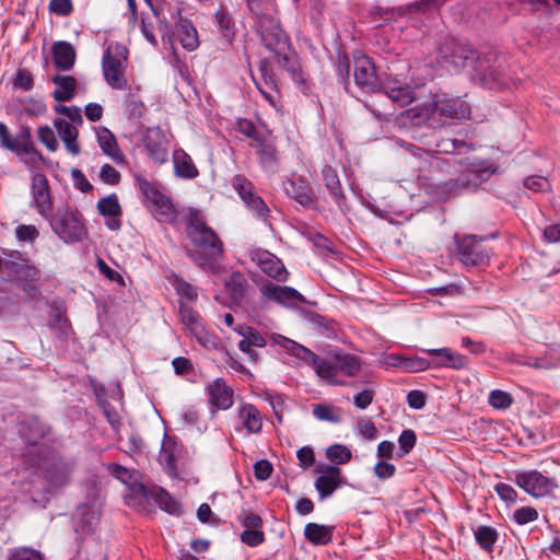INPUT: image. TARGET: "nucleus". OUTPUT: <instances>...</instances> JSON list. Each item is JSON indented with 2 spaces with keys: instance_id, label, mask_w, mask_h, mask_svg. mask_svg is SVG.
I'll return each instance as SVG.
<instances>
[{
  "instance_id": "nucleus-1",
  "label": "nucleus",
  "mask_w": 560,
  "mask_h": 560,
  "mask_svg": "<svg viewBox=\"0 0 560 560\" xmlns=\"http://www.w3.org/2000/svg\"><path fill=\"white\" fill-rule=\"evenodd\" d=\"M271 338L273 343L282 347L288 353L312 364L316 374L331 385H346L347 382L340 378V375L354 377L362 370V361L354 354L334 351L326 359H322L310 349L287 337L273 335Z\"/></svg>"
},
{
  "instance_id": "nucleus-2",
  "label": "nucleus",
  "mask_w": 560,
  "mask_h": 560,
  "mask_svg": "<svg viewBox=\"0 0 560 560\" xmlns=\"http://www.w3.org/2000/svg\"><path fill=\"white\" fill-rule=\"evenodd\" d=\"M440 55L445 63L455 69L471 67L472 80L483 86L495 89L504 83L498 55L493 51L477 55L468 44L455 38H447L440 47Z\"/></svg>"
},
{
  "instance_id": "nucleus-3",
  "label": "nucleus",
  "mask_w": 560,
  "mask_h": 560,
  "mask_svg": "<svg viewBox=\"0 0 560 560\" xmlns=\"http://www.w3.org/2000/svg\"><path fill=\"white\" fill-rule=\"evenodd\" d=\"M186 232L195 246L189 253L192 260L202 269L213 272L218 259L222 256V243L196 209L188 211Z\"/></svg>"
},
{
  "instance_id": "nucleus-4",
  "label": "nucleus",
  "mask_w": 560,
  "mask_h": 560,
  "mask_svg": "<svg viewBox=\"0 0 560 560\" xmlns=\"http://www.w3.org/2000/svg\"><path fill=\"white\" fill-rule=\"evenodd\" d=\"M255 24L266 48L276 55L279 63L285 65L289 60L287 51L290 49V42L279 24L277 13L256 20Z\"/></svg>"
},
{
  "instance_id": "nucleus-5",
  "label": "nucleus",
  "mask_w": 560,
  "mask_h": 560,
  "mask_svg": "<svg viewBox=\"0 0 560 560\" xmlns=\"http://www.w3.org/2000/svg\"><path fill=\"white\" fill-rule=\"evenodd\" d=\"M51 230L65 243L80 242L86 235L82 215L68 207L58 209L52 215L49 214Z\"/></svg>"
},
{
  "instance_id": "nucleus-6",
  "label": "nucleus",
  "mask_w": 560,
  "mask_h": 560,
  "mask_svg": "<svg viewBox=\"0 0 560 560\" xmlns=\"http://www.w3.org/2000/svg\"><path fill=\"white\" fill-rule=\"evenodd\" d=\"M396 122L404 128L420 126L438 128L442 126V119L436 115L433 100L419 103L400 113L396 118Z\"/></svg>"
},
{
  "instance_id": "nucleus-7",
  "label": "nucleus",
  "mask_w": 560,
  "mask_h": 560,
  "mask_svg": "<svg viewBox=\"0 0 560 560\" xmlns=\"http://www.w3.org/2000/svg\"><path fill=\"white\" fill-rule=\"evenodd\" d=\"M127 56L122 52L114 54L108 47L102 58L104 78L109 86L116 90H124L127 86L126 79Z\"/></svg>"
},
{
  "instance_id": "nucleus-8",
  "label": "nucleus",
  "mask_w": 560,
  "mask_h": 560,
  "mask_svg": "<svg viewBox=\"0 0 560 560\" xmlns=\"http://www.w3.org/2000/svg\"><path fill=\"white\" fill-rule=\"evenodd\" d=\"M141 190L152 203V213L160 222H171L176 217V209L171 199L162 194L151 183L144 180L140 184Z\"/></svg>"
},
{
  "instance_id": "nucleus-9",
  "label": "nucleus",
  "mask_w": 560,
  "mask_h": 560,
  "mask_svg": "<svg viewBox=\"0 0 560 560\" xmlns=\"http://www.w3.org/2000/svg\"><path fill=\"white\" fill-rule=\"evenodd\" d=\"M316 472L318 477L315 479L314 486L320 501L331 497L337 489L345 485L341 469L335 465L318 466Z\"/></svg>"
},
{
  "instance_id": "nucleus-10",
  "label": "nucleus",
  "mask_w": 560,
  "mask_h": 560,
  "mask_svg": "<svg viewBox=\"0 0 560 560\" xmlns=\"http://www.w3.org/2000/svg\"><path fill=\"white\" fill-rule=\"evenodd\" d=\"M353 77L355 84L366 92H376L381 86L375 66L365 55L354 56Z\"/></svg>"
},
{
  "instance_id": "nucleus-11",
  "label": "nucleus",
  "mask_w": 560,
  "mask_h": 560,
  "mask_svg": "<svg viewBox=\"0 0 560 560\" xmlns=\"http://www.w3.org/2000/svg\"><path fill=\"white\" fill-rule=\"evenodd\" d=\"M31 206L40 217L45 219L49 218V214L52 210V199L48 179L43 173H35L32 177Z\"/></svg>"
},
{
  "instance_id": "nucleus-12",
  "label": "nucleus",
  "mask_w": 560,
  "mask_h": 560,
  "mask_svg": "<svg viewBox=\"0 0 560 560\" xmlns=\"http://www.w3.org/2000/svg\"><path fill=\"white\" fill-rule=\"evenodd\" d=\"M142 142L148 154L154 162L159 164L167 162L170 142L165 132L160 127L148 128Z\"/></svg>"
},
{
  "instance_id": "nucleus-13",
  "label": "nucleus",
  "mask_w": 560,
  "mask_h": 560,
  "mask_svg": "<svg viewBox=\"0 0 560 560\" xmlns=\"http://www.w3.org/2000/svg\"><path fill=\"white\" fill-rule=\"evenodd\" d=\"M516 483L527 493L536 498L548 495L557 487L555 480L549 479L537 470L523 472L516 476Z\"/></svg>"
},
{
  "instance_id": "nucleus-14",
  "label": "nucleus",
  "mask_w": 560,
  "mask_h": 560,
  "mask_svg": "<svg viewBox=\"0 0 560 560\" xmlns=\"http://www.w3.org/2000/svg\"><path fill=\"white\" fill-rule=\"evenodd\" d=\"M250 258L259 269L277 281H285L288 271L282 261L272 253L256 248L250 252Z\"/></svg>"
},
{
  "instance_id": "nucleus-15",
  "label": "nucleus",
  "mask_w": 560,
  "mask_h": 560,
  "mask_svg": "<svg viewBox=\"0 0 560 560\" xmlns=\"http://www.w3.org/2000/svg\"><path fill=\"white\" fill-rule=\"evenodd\" d=\"M433 101L436 115L442 119V126L448 118L465 119L470 116V105L459 96L439 97Z\"/></svg>"
},
{
  "instance_id": "nucleus-16",
  "label": "nucleus",
  "mask_w": 560,
  "mask_h": 560,
  "mask_svg": "<svg viewBox=\"0 0 560 560\" xmlns=\"http://www.w3.org/2000/svg\"><path fill=\"white\" fill-rule=\"evenodd\" d=\"M457 254L460 261L466 266H477L488 260V253L481 245V240L469 235L463 237L457 244Z\"/></svg>"
},
{
  "instance_id": "nucleus-17",
  "label": "nucleus",
  "mask_w": 560,
  "mask_h": 560,
  "mask_svg": "<svg viewBox=\"0 0 560 560\" xmlns=\"http://www.w3.org/2000/svg\"><path fill=\"white\" fill-rule=\"evenodd\" d=\"M284 192L305 208H315L316 196L307 182L303 178L287 179L283 182Z\"/></svg>"
},
{
  "instance_id": "nucleus-18",
  "label": "nucleus",
  "mask_w": 560,
  "mask_h": 560,
  "mask_svg": "<svg viewBox=\"0 0 560 560\" xmlns=\"http://www.w3.org/2000/svg\"><path fill=\"white\" fill-rule=\"evenodd\" d=\"M260 292L266 299L284 306L304 302L302 294L291 287H281L269 282L260 287Z\"/></svg>"
},
{
  "instance_id": "nucleus-19",
  "label": "nucleus",
  "mask_w": 560,
  "mask_h": 560,
  "mask_svg": "<svg viewBox=\"0 0 560 560\" xmlns=\"http://www.w3.org/2000/svg\"><path fill=\"white\" fill-rule=\"evenodd\" d=\"M378 90L399 106L408 105L415 100L413 90L408 84L401 83L398 79L383 81Z\"/></svg>"
},
{
  "instance_id": "nucleus-20",
  "label": "nucleus",
  "mask_w": 560,
  "mask_h": 560,
  "mask_svg": "<svg viewBox=\"0 0 560 560\" xmlns=\"http://www.w3.org/2000/svg\"><path fill=\"white\" fill-rule=\"evenodd\" d=\"M422 351L440 359L433 363L434 366L451 368L454 370H460L467 366V358L453 351L451 348L423 349Z\"/></svg>"
},
{
  "instance_id": "nucleus-21",
  "label": "nucleus",
  "mask_w": 560,
  "mask_h": 560,
  "mask_svg": "<svg viewBox=\"0 0 560 560\" xmlns=\"http://www.w3.org/2000/svg\"><path fill=\"white\" fill-rule=\"evenodd\" d=\"M9 150L15 152L20 156H26L25 163L36 162L40 155L34 147L28 128H24L13 142L8 143Z\"/></svg>"
},
{
  "instance_id": "nucleus-22",
  "label": "nucleus",
  "mask_w": 560,
  "mask_h": 560,
  "mask_svg": "<svg viewBox=\"0 0 560 560\" xmlns=\"http://www.w3.org/2000/svg\"><path fill=\"white\" fill-rule=\"evenodd\" d=\"M75 125L77 124H72L71 121L69 122L61 118H57L54 121V126L56 127L60 139L63 141L66 149L72 155H78L80 153V145L77 142L79 132Z\"/></svg>"
},
{
  "instance_id": "nucleus-23",
  "label": "nucleus",
  "mask_w": 560,
  "mask_h": 560,
  "mask_svg": "<svg viewBox=\"0 0 560 560\" xmlns=\"http://www.w3.org/2000/svg\"><path fill=\"white\" fill-rule=\"evenodd\" d=\"M54 63L56 68L67 71L70 70L75 61L74 47L68 42H56L51 47Z\"/></svg>"
},
{
  "instance_id": "nucleus-24",
  "label": "nucleus",
  "mask_w": 560,
  "mask_h": 560,
  "mask_svg": "<svg viewBox=\"0 0 560 560\" xmlns=\"http://www.w3.org/2000/svg\"><path fill=\"white\" fill-rule=\"evenodd\" d=\"M96 135L97 142L102 151L115 163H122L125 161V156L117 144L115 136L105 127L98 128Z\"/></svg>"
},
{
  "instance_id": "nucleus-25",
  "label": "nucleus",
  "mask_w": 560,
  "mask_h": 560,
  "mask_svg": "<svg viewBox=\"0 0 560 560\" xmlns=\"http://www.w3.org/2000/svg\"><path fill=\"white\" fill-rule=\"evenodd\" d=\"M210 402L220 409H228L232 406V390L222 378H217L208 386Z\"/></svg>"
},
{
  "instance_id": "nucleus-26",
  "label": "nucleus",
  "mask_w": 560,
  "mask_h": 560,
  "mask_svg": "<svg viewBox=\"0 0 560 560\" xmlns=\"http://www.w3.org/2000/svg\"><path fill=\"white\" fill-rule=\"evenodd\" d=\"M176 36L183 48L188 51L197 49L199 46L198 33L191 22L180 18L176 24Z\"/></svg>"
},
{
  "instance_id": "nucleus-27",
  "label": "nucleus",
  "mask_w": 560,
  "mask_h": 560,
  "mask_svg": "<svg viewBox=\"0 0 560 560\" xmlns=\"http://www.w3.org/2000/svg\"><path fill=\"white\" fill-rule=\"evenodd\" d=\"M51 81L56 85L52 96L57 102H68L74 97L77 80L73 77L54 75Z\"/></svg>"
},
{
  "instance_id": "nucleus-28",
  "label": "nucleus",
  "mask_w": 560,
  "mask_h": 560,
  "mask_svg": "<svg viewBox=\"0 0 560 560\" xmlns=\"http://www.w3.org/2000/svg\"><path fill=\"white\" fill-rule=\"evenodd\" d=\"M173 164L175 174L182 178H195L198 176V170L191 158L183 150L177 149L173 153Z\"/></svg>"
},
{
  "instance_id": "nucleus-29",
  "label": "nucleus",
  "mask_w": 560,
  "mask_h": 560,
  "mask_svg": "<svg viewBox=\"0 0 560 560\" xmlns=\"http://www.w3.org/2000/svg\"><path fill=\"white\" fill-rule=\"evenodd\" d=\"M334 527L317 523H307L304 527L305 538L313 545H327L332 539Z\"/></svg>"
},
{
  "instance_id": "nucleus-30",
  "label": "nucleus",
  "mask_w": 560,
  "mask_h": 560,
  "mask_svg": "<svg viewBox=\"0 0 560 560\" xmlns=\"http://www.w3.org/2000/svg\"><path fill=\"white\" fill-rule=\"evenodd\" d=\"M20 433L27 443L35 445L46 435L47 428L37 418H30L22 423Z\"/></svg>"
},
{
  "instance_id": "nucleus-31",
  "label": "nucleus",
  "mask_w": 560,
  "mask_h": 560,
  "mask_svg": "<svg viewBox=\"0 0 560 560\" xmlns=\"http://www.w3.org/2000/svg\"><path fill=\"white\" fill-rule=\"evenodd\" d=\"M179 317L182 324L192 334L198 336L203 331L200 315L188 304L179 302Z\"/></svg>"
},
{
  "instance_id": "nucleus-32",
  "label": "nucleus",
  "mask_w": 560,
  "mask_h": 560,
  "mask_svg": "<svg viewBox=\"0 0 560 560\" xmlns=\"http://www.w3.org/2000/svg\"><path fill=\"white\" fill-rule=\"evenodd\" d=\"M242 423L249 433H258L262 428V419L259 410L253 405H244L240 409Z\"/></svg>"
},
{
  "instance_id": "nucleus-33",
  "label": "nucleus",
  "mask_w": 560,
  "mask_h": 560,
  "mask_svg": "<svg viewBox=\"0 0 560 560\" xmlns=\"http://www.w3.org/2000/svg\"><path fill=\"white\" fill-rule=\"evenodd\" d=\"M322 174L325 186L329 191L331 198L336 202H340V200L343 198V194L336 170H334L331 166L326 165L323 167Z\"/></svg>"
},
{
  "instance_id": "nucleus-34",
  "label": "nucleus",
  "mask_w": 560,
  "mask_h": 560,
  "mask_svg": "<svg viewBox=\"0 0 560 560\" xmlns=\"http://www.w3.org/2000/svg\"><path fill=\"white\" fill-rule=\"evenodd\" d=\"M179 451L178 444L170 436H165L162 441L159 459L164 463L168 469H175L176 455Z\"/></svg>"
},
{
  "instance_id": "nucleus-35",
  "label": "nucleus",
  "mask_w": 560,
  "mask_h": 560,
  "mask_svg": "<svg viewBox=\"0 0 560 560\" xmlns=\"http://www.w3.org/2000/svg\"><path fill=\"white\" fill-rule=\"evenodd\" d=\"M247 7L255 18V21L277 13L273 0H247Z\"/></svg>"
},
{
  "instance_id": "nucleus-36",
  "label": "nucleus",
  "mask_w": 560,
  "mask_h": 560,
  "mask_svg": "<svg viewBox=\"0 0 560 560\" xmlns=\"http://www.w3.org/2000/svg\"><path fill=\"white\" fill-rule=\"evenodd\" d=\"M97 210L104 217L118 218L122 210L115 194L101 198L97 202Z\"/></svg>"
},
{
  "instance_id": "nucleus-37",
  "label": "nucleus",
  "mask_w": 560,
  "mask_h": 560,
  "mask_svg": "<svg viewBox=\"0 0 560 560\" xmlns=\"http://www.w3.org/2000/svg\"><path fill=\"white\" fill-rule=\"evenodd\" d=\"M214 21L219 25V28L223 32L224 37L228 42H231L234 35V20L224 7H221L214 13Z\"/></svg>"
},
{
  "instance_id": "nucleus-38",
  "label": "nucleus",
  "mask_w": 560,
  "mask_h": 560,
  "mask_svg": "<svg viewBox=\"0 0 560 560\" xmlns=\"http://www.w3.org/2000/svg\"><path fill=\"white\" fill-rule=\"evenodd\" d=\"M466 147L471 148V144L459 139L441 138L436 141L434 151L436 153L452 154Z\"/></svg>"
},
{
  "instance_id": "nucleus-39",
  "label": "nucleus",
  "mask_w": 560,
  "mask_h": 560,
  "mask_svg": "<svg viewBox=\"0 0 560 560\" xmlns=\"http://www.w3.org/2000/svg\"><path fill=\"white\" fill-rule=\"evenodd\" d=\"M326 457L337 466L350 462L352 454L347 446L335 444L326 450Z\"/></svg>"
},
{
  "instance_id": "nucleus-40",
  "label": "nucleus",
  "mask_w": 560,
  "mask_h": 560,
  "mask_svg": "<svg viewBox=\"0 0 560 560\" xmlns=\"http://www.w3.org/2000/svg\"><path fill=\"white\" fill-rule=\"evenodd\" d=\"M172 285L174 287L176 293L185 299L187 302H191L197 300L198 298V288L185 281L182 278L175 277L172 280Z\"/></svg>"
},
{
  "instance_id": "nucleus-41",
  "label": "nucleus",
  "mask_w": 560,
  "mask_h": 560,
  "mask_svg": "<svg viewBox=\"0 0 560 560\" xmlns=\"http://www.w3.org/2000/svg\"><path fill=\"white\" fill-rule=\"evenodd\" d=\"M46 479L54 487H62L69 480V469L65 465H54L46 471Z\"/></svg>"
},
{
  "instance_id": "nucleus-42",
  "label": "nucleus",
  "mask_w": 560,
  "mask_h": 560,
  "mask_svg": "<svg viewBox=\"0 0 560 560\" xmlns=\"http://www.w3.org/2000/svg\"><path fill=\"white\" fill-rule=\"evenodd\" d=\"M475 537L483 549L491 550L497 540V532L490 526H479L475 532Z\"/></svg>"
},
{
  "instance_id": "nucleus-43",
  "label": "nucleus",
  "mask_w": 560,
  "mask_h": 560,
  "mask_svg": "<svg viewBox=\"0 0 560 560\" xmlns=\"http://www.w3.org/2000/svg\"><path fill=\"white\" fill-rule=\"evenodd\" d=\"M234 330L254 347L264 348L267 345L266 339L250 326L241 325L234 328Z\"/></svg>"
},
{
  "instance_id": "nucleus-44",
  "label": "nucleus",
  "mask_w": 560,
  "mask_h": 560,
  "mask_svg": "<svg viewBox=\"0 0 560 560\" xmlns=\"http://www.w3.org/2000/svg\"><path fill=\"white\" fill-rule=\"evenodd\" d=\"M156 502L168 514L179 515L182 513V505L166 491L161 490L158 492Z\"/></svg>"
},
{
  "instance_id": "nucleus-45",
  "label": "nucleus",
  "mask_w": 560,
  "mask_h": 560,
  "mask_svg": "<svg viewBox=\"0 0 560 560\" xmlns=\"http://www.w3.org/2000/svg\"><path fill=\"white\" fill-rule=\"evenodd\" d=\"M512 402L513 398L506 392L494 389L489 395V404L495 409H508Z\"/></svg>"
},
{
  "instance_id": "nucleus-46",
  "label": "nucleus",
  "mask_w": 560,
  "mask_h": 560,
  "mask_svg": "<svg viewBox=\"0 0 560 560\" xmlns=\"http://www.w3.org/2000/svg\"><path fill=\"white\" fill-rule=\"evenodd\" d=\"M232 185L243 201H246L254 194L252 183L242 175H236L232 180Z\"/></svg>"
},
{
  "instance_id": "nucleus-47",
  "label": "nucleus",
  "mask_w": 560,
  "mask_h": 560,
  "mask_svg": "<svg viewBox=\"0 0 560 560\" xmlns=\"http://www.w3.org/2000/svg\"><path fill=\"white\" fill-rule=\"evenodd\" d=\"M39 141L51 152L58 148L54 130L49 126H42L37 130Z\"/></svg>"
},
{
  "instance_id": "nucleus-48",
  "label": "nucleus",
  "mask_w": 560,
  "mask_h": 560,
  "mask_svg": "<svg viewBox=\"0 0 560 560\" xmlns=\"http://www.w3.org/2000/svg\"><path fill=\"white\" fill-rule=\"evenodd\" d=\"M430 366H431V363L427 359H423L420 357H413V358L405 357L402 371L409 372V373H416V372L425 371Z\"/></svg>"
},
{
  "instance_id": "nucleus-49",
  "label": "nucleus",
  "mask_w": 560,
  "mask_h": 560,
  "mask_svg": "<svg viewBox=\"0 0 560 560\" xmlns=\"http://www.w3.org/2000/svg\"><path fill=\"white\" fill-rule=\"evenodd\" d=\"M48 10L59 16H68L73 12V3L71 0H50Z\"/></svg>"
},
{
  "instance_id": "nucleus-50",
  "label": "nucleus",
  "mask_w": 560,
  "mask_h": 560,
  "mask_svg": "<svg viewBox=\"0 0 560 560\" xmlns=\"http://www.w3.org/2000/svg\"><path fill=\"white\" fill-rule=\"evenodd\" d=\"M416 441H417L416 433L412 430H410V429L404 430L398 439L400 451H401V453L398 454V456L402 457L406 454H408L413 448Z\"/></svg>"
},
{
  "instance_id": "nucleus-51",
  "label": "nucleus",
  "mask_w": 560,
  "mask_h": 560,
  "mask_svg": "<svg viewBox=\"0 0 560 560\" xmlns=\"http://www.w3.org/2000/svg\"><path fill=\"white\" fill-rule=\"evenodd\" d=\"M55 112L67 116L72 124L82 125L83 122L81 109L77 106L56 105Z\"/></svg>"
},
{
  "instance_id": "nucleus-52",
  "label": "nucleus",
  "mask_w": 560,
  "mask_h": 560,
  "mask_svg": "<svg viewBox=\"0 0 560 560\" xmlns=\"http://www.w3.org/2000/svg\"><path fill=\"white\" fill-rule=\"evenodd\" d=\"M513 518L515 522L520 525H524L530 522H534L538 518V512L536 509L530 506H524L521 509H517L514 514Z\"/></svg>"
},
{
  "instance_id": "nucleus-53",
  "label": "nucleus",
  "mask_w": 560,
  "mask_h": 560,
  "mask_svg": "<svg viewBox=\"0 0 560 560\" xmlns=\"http://www.w3.org/2000/svg\"><path fill=\"white\" fill-rule=\"evenodd\" d=\"M236 130L242 135L253 139L255 142H260L261 135L257 132L254 124L250 120L240 118L236 121Z\"/></svg>"
},
{
  "instance_id": "nucleus-54",
  "label": "nucleus",
  "mask_w": 560,
  "mask_h": 560,
  "mask_svg": "<svg viewBox=\"0 0 560 560\" xmlns=\"http://www.w3.org/2000/svg\"><path fill=\"white\" fill-rule=\"evenodd\" d=\"M34 80L32 73L26 69H20L18 70L13 85L16 89L23 90V91H30L33 88Z\"/></svg>"
},
{
  "instance_id": "nucleus-55",
  "label": "nucleus",
  "mask_w": 560,
  "mask_h": 560,
  "mask_svg": "<svg viewBox=\"0 0 560 560\" xmlns=\"http://www.w3.org/2000/svg\"><path fill=\"white\" fill-rule=\"evenodd\" d=\"M38 235L39 232L33 224H21L15 229V236L21 242H34Z\"/></svg>"
},
{
  "instance_id": "nucleus-56",
  "label": "nucleus",
  "mask_w": 560,
  "mask_h": 560,
  "mask_svg": "<svg viewBox=\"0 0 560 560\" xmlns=\"http://www.w3.org/2000/svg\"><path fill=\"white\" fill-rule=\"evenodd\" d=\"M241 540L242 542L246 544L250 547H256L265 541V534L259 529H245L241 534Z\"/></svg>"
},
{
  "instance_id": "nucleus-57",
  "label": "nucleus",
  "mask_w": 560,
  "mask_h": 560,
  "mask_svg": "<svg viewBox=\"0 0 560 560\" xmlns=\"http://www.w3.org/2000/svg\"><path fill=\"white\" fill-rule=\"evenodd\" d=\"M524 186L533 191H547L550 189V183L542 176H529L524 180Z\"/></svg>"
},
{
  "instance_id": "nucleus-58",
  "label": "nucleus",
  "mask_w": 560,
  "mask_h": 560,
  "mask_svg": "<svg viewBox=\"0 0 560 560\" xmlns=\"http://www.w3.org/2000/svg\"><path fill=\"white\" fill-rule=\"evenodd\" d=\"M460 164L466 165L469 175L472 177L471 179H468V182H472L475 185L479 179H481L482 174L488 171L482 163L469 161L468 159H466L465 162L460 161Z\"/></svg>"
},
{
  "instance_id": "nucleus-59",
  "label": "nucleus",
  "mask_w": 560,
  "mask_h": 560,
  "mask_svg": "<svg viewBox=\"0 0 560 560\" xmlns=\"http://www.w3.org/2000/svg\"><path fill=\"white\" fill-rule=\"evenodd\" d=\"M374 396H375L374 389H371V388L363 389L362 392L354 395L353 404L359 409H365L372 404Z\"/></svg>"
},
{
  "instance_id": "nucleus-60",
  "label": "nucleus",
  "mask_w": 560,
  "mask_h": 560,
  "mask_svg": "<svg viewBox=\"0 0 560 560\" xmlns=\"http://www.w3.org/2000/svg\"><path fill=\"white\" fill-rule=\"evenodd\" d=\"M373 471L378 479H388L395 475L396 467L385 460H380L375 464Z\"/></svg>"
},
{
  "instance_id": "nucleus-61",
  "label": "nucleus",
  "mask_w": 560,
  "mask_h": 560,
  "mask_svg": "<svg viewBox=\"0 0 560 560\" xmlns=\"http://www.w3.org/2000/svg\"><path fill=\"white\" fill-rule=\"evenodd\" d=\"M101 179L109 185H116L120 180L119 172L109 164H104L100 172Z\"/></svg>"
},
{
  "instance_id": "nucleus-62",
  "label": "nucleus",
  "mask_w": 560,
  "mask_h": 560,
  "mask_svg": "<svg viewBox=\"0 0 560 560\" xmlns=\"http://www.w3.org/2000/svg\"><path fill=\"white\" fill-rule=\"evenodd\" d=\"M272 472V465L267 459H260L254 465V475L258 480H267Z\"/></svg>"
},
{
  "instance_id": "nucleus-63",
  "label": "nucleus",
  "mask_w": 560,
  "mask_h": 560,
  "mask_svg": "<svg viewBox=\"0 0 560 560\" xmlns=\"http://www.w3.org/2000/svg\"><path fill=\"white\" fill-rule=\"evenodd\" d=\"M296 457L300 462V466L303 468H308L315 463L314 451L310 446L301 447L296 453Z\"/></svg>"
},
{
  "instance_id": "nucleus-64",
  "label": "nucleus",
  "mask_w": 560,
  "mask_h": 560,
  "mask_svg": "<svg viewBox=\"0 0 560 560\" xmlns=\"http://www.w3.org/2000/svg\"><path fill=\"white\" fill-rule=\"evenodd\" d=\"M9 560H43L42 555L30 548H21L14 551Z\"/></svg>"
}]
</instances>
